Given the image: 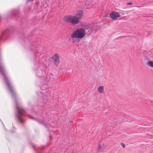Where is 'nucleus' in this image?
I'll use <instances>...</instances> for the list:
<instances>
[{
	"mask_svg": "<svg viewBox=\"0 0 153 153\" xmlns=\"http://www.w3.org/2000/svg\"><path fill=\"white\" fill-rule=\"evenodd\" d=\"M47 87L48 85L47 83H45L40 86V88L41 91L37 92L38 95L40 96L41 95L42 96V98L45 102H46L49 99L48 95H47V93L48 92Z\"/></svg>",
	"mask_w": 153,
	"mask_h": 153,
	"instance_id": "obj_3",
	"label": "nucleus"
},
{
	"mask_svg": "<svg viewBox=\"0 0 153 153\" xmlns=\"http://www.w3.org/2000/svg\"><path fill=\"white\" fill-rule=\"evenodd\" d=\"M132 3L131 2H129L127 3V4L128 5H131L132 4Z\"/></svg>",
	"mask_w": 153,
	"mask_h": 153,
	"instance_id": "obj_16",
	"label": "nucleus"
},
{
	"mask_svg": "<svg viewBox=\"0 0 153 153\" xmlns=\"http://www.w3.org/2000/svg\"><path fill=\"white\" fill-rule=\"evenodd\" d=\"M101 148V145L100 144H99L98 146V149L99 150Z\"/></svg>",
	"mask_w": 153,
	"mask_h": 153,
	"instance_id": "obj_18",
	"label": "nucleus"
},
{
	"mask_svg": "<svg viewBox=\"0 0 153 153\" xmlns=\"http://www.w3.org/2000/svg\"><path fill=\"white\" fill-rule=\"evenodd\" d=\"M19 15V12L17 10H15L12 12V14L10 16L11 18H13L18 17Z\"/></svg>",
	"mask_w": 153,
	"mask_h": 153,
	"instance_id": "obj_9",
	"label": "nucleus"
},
{
	"mask_svg": "<svg viewBox=\"0 0 153 153\" xmlns=\"http://www.w3.org/2000/svg\"><path fill=\"white\" fill-rule=\"evenodd\" d=\"M88 29L83 28H77L72 33L71 37L73 38L82 39L85 35V30Z\"/></svg>",
	"mask_w": 153,
	"mask_h": 153,
	"instance_id": "obj_4",
	"label": "nucleus"
},
{
	"mask_svg": "<svg viewBox=\"0 0 153 153\" xmlns=\"http://www.w3.org/2000/svg\"><path fill=\"white\" fill-rule=\"evenodd\" d=\"M103 87L102 86H100L98 88V91L100 93H102L103 91Z\"/></svg>",
	"mask_w": 153,
	"mask_h": 153,
	"instance_id": "obj_12",
	"label": "nucleus"
},
{
	"mask_svg": "<svg viewBox=\"0 0 153 153\" xmlns=\"http://www.w3.org/2000/svg\"><path fill=\"white\" fill-rule=\"evenodd\" d=\"M52 139V136L51 135H50L49 136V139L50 140H51Z\"/></svg>",
	"mask_w": 153,
	"mask_h": 153,
	"instance_id": "obj_20",
	"label": "nucleus"
},
{
	"mask_svg": "<svg viewBox=\"0 0 153 153\" xmlns=\"http://www.w3.org/2000/svg\"><path fill=\"white\" fill-rule=\"evenodd\" d=\"M52 79H52V78H49L48 80V79L47 78V80H46V81L47 82H48V80L49 82H51L53 81Z\"/></svg>",
	"mask_w": 153,
	"mask_h": 153,
	"instance_id": "obj_15",
	"label": "nucleus"
},
{
	"mask_svg": "<svg viewBox=\"0 0 153 153\" xmlns=\"http://www.w3.org/2000/svg\"><path fill=\"white\" fill-rule=\"evenodd\" d=\"M95 26L94 25L92 26L90 28V29L91 31L92 32H93L94 33H95L97 31V30H96V29H95L94 31L93 30V29L94 28H95Z\"/></svg>",
	"mask_w": 153,
	"mask_h": 153,
	"instance_id": "obj_13",
	"label": "nucleus"
},
{
	"mask_svg": "<svg viewBox=\"0 0 153 153\" xmlns=\"http://www.w3.org/2000/svg\"><path fill=\"white\" fill-rule=\"evenodd\" d=\"M52 59L56 65L59 64V56L57 54H56L53 56L52 57Z\"/></svg>",
	"mask_w": 153,
	"mask_h": 153,
	"instance_id": "obj_7",
	"label": "nucleus"
},
{
	"mask_svg": "<svg viewBox=\"0 0 153 153\" xmlns=\"http://www.w3.org/2000/svg\"><path fill=\"white\" fill-rule=\"evenodd\" d=\"M32 146L34 148V149L35 150H36V149L35 147L34 146H33V145H32Z\"/></svg>",
	"mask_w": 153,
	"mask_h": 153,
	"instance_id": "obj_21",
	"label": "nucleus"
},
{
	"mask_svg": "<svg viewBox=\"0 0 153 153\" xmlns=\"http://www.w3.org/2000/svg\"><path fill=\"white\" fill-rule=\"evenodd\" d=\"M147 65L150 67H153V61H148L146 64Z\"/></svg>",
	"mask_w": 153,
	"mask_h": 153,
	"instance_id": "obj_11",
	"label": "nucleus"
},
{
	"mask_svg": "<svg viewBox=\"0 0 153 153\" xmlns=\"http://www.w3.org/2000/svg\"><path fill=\"white\" fill-rule=\"evenodd\" d=\"M55 150H54L53 151L52 149L51 148V149H50L49 150V152L48 153H56V152H55Z\"/></svg>",
	"mask_w": 153,
	"mask_h": 153,
	"instance_id": "obj_14",
	"label": "nucleus"
},
{
	"mask_svg": "<svg viewBox=\"0 0 153 153\" xmlns=\"http://www.w3.org/2000/svg\"><path fill=\"white\" fill-rule=\"evenodd\" d=\"M70 123H72V121H71L70 120Z\"/></svg>",
	"mask_w": 153,
	"mask_h": 153,
	"instance_id": "obj_23",
	"label": "nucleus"
},
{
	"mask_svg": "<svg viewBox=\"0 0 153 153\" xmlns=\"http://www.w3.org/2000/svg\"><path fill=\"white\" fill-rule=\"evenodd\" d=\"M28 117L30 118H31L33 120H35L37 121V122H38L39 123H42L43 124H44L46 127H47V126H46V125L45 124L44 121H43V120H41L39 119L34 117L32 116L28 115Z\"/></svg>",
	"mask_w": 153,
	"mask_h": 153,
	"instance_id": "obj_10",
	"label": "nucleus"
},
{
	"mask_svg": "<svg viewBox=\"0 0 153 153\" xmlns=\"http://www.w3.org/2000/svg\"><path fill=\"white\" fill-rule=\"evenodd\" d=\"M0 73H1L2 75L4 76V79L5 81L6 84L11 94V95L13 97L15 101L16 104H18L16 101V94L13 88L11 86L10 84V80H9L7 77L6 76L5 72V69L4 67L3 62L0 58Z\"/></svg>",
	"mask_w": 153,
	"mask_h": 153,
	"instance_id": "obj_1",
	"label": "nucleus"
},
{
	"mask_svg": "<svg viewBox=\"0 0 153 153\" xmlns=\"http://www.w3.org/2000/svg\"><path fill=\"white\" fill-rule=\"evenodd\" d=\"M8 35V33L7 31L3 32L0 36V40L4 41V40L7 39Z\"/></svg>",
	"mask_w": 153,
	"mask_h": 153,
	"instance_id": "obj_8",
	"label": "nucleus"
},
{
	"mask_svg": "<svg viewBox=\"0 0 153 153\" xmlns=\"http://www.w3.org/2000/svg\"><path fill=\"white\" fill-rule=\"evenodd\" d=\"M42 67H41L40 66V67H39L35 72L36 76L39 78L43 77L46 76L45 71L44 69L45 68H44L42 70Z\"/></svg>",
	"mask_w": 153,
	"mask_h": 153,
	"instance_id": "obj_5",
	"label": "nucleus"
},
{
	"mask_svg": "<svg viewBox=\"0 0 153 153\" xmlns=\"http://www.w3.org/2000/svg\"><path fill=\"white\" fill-rule=\"evenodd\" d=\"M110 16L112 19H115L120 17V15L117 12L113 11L110 14Z\"/></svg>",
	"mask_w": 153,
	"mask_h": 153,
	"instance_id": "obj_6",
	"label": "nucleus"
},
{
	"mask_svg": "<svg viewBox=\"0 0 153 153\" xmlns=\"http://www.w3.org/2000/svg\"><path fill=\"white\" fill-rule=\"evenodd\" d=\"M83 14L82 11L79 10L77 12L74 16L69 15L64 16L63 19L65 22L71 23L73 25H75L79 23L81 19Z\"/></svg>",
	"mask_w": 153,
	"mask_h": 153,
	"instance_id": "obj_2",
	"label": "nucleus"
},
{
	"mask_svg": "<svg viewBox=\"0 0 153 153\" xmlns=\"http://www.w3.org/2000/svg\"><path fill=\"white\" fill-rule=\"evenodd\" d=\"M121 145L123 148H124L125 147V144L124 143H121Z\"/></svg>",
	"mask_w": 153,
	"mask_h": 153,
	"instance_id": "obj_17",
	"label": "nucleus"
},
{
	"mask_svg": "<svg viewBox=\"0 0 153 153\" xmlns=\"http://www.w3.org/2000/svg\"><path fill=\"white\" fill-rule=\"evenodd\" d=\"M36 60H37V61H36V62H37H37H40L39 61H39H37V60H38V57H36Z\"/></svg>",
	"mask_w": 153,
	"mask_h": 153,
	"instance_id": "obj_19",
	"label": "nucleus"
},
{
	"mask_svg": "<svg viewBox=\"0 0 153 153\" xmlns=\"http://www.w3.org/2000/svg\"><path fill=\"white\" fill-rule=\"evenodd\" d=\"M44 147H45L44 146H42V149H43L44 148Z\"/></svg>",
	"mask_w": 153,
	"mask_h": 153,
	"instance_id": "obj_22",
	"label": "nucleus"
}]
</instances>
